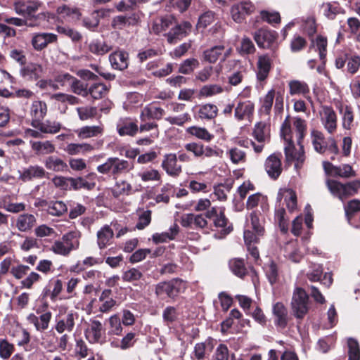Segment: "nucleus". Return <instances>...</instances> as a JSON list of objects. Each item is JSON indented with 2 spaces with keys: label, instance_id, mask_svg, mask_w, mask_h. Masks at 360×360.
<instances>
[{
  "label": "nucleus",
  "instance_id": "nucleus-1",
  "mask_svg": "<svg viewBox=\"0 0 360 360\" xmlns=\"http://www.w3.org/2000/svg\"><path fill=\"white\" fill-rule=\"evenodd\" d=\"M290 133V124L287 118L282 124L281 135L285 141L284 149L287 161H295V167L298 169L302 167L305 160L304 152L302 146H300L298 150H295Z\"/></svg>",
  "mask_w": 360,
  "mask_h": 360
},
{
  "label": "nucleus",
  "instance_id": "nucleus-2",
  "mask_svg": "<svg viewBox=\"0 0 360 360\" xmlns=\"http://www.w3.org/2000/svg\"><path fill=\"white\" fill-rule=\"evenodd\" d=\"M133 167V164L127 160L119 158H109L103 164L97 167V171L117 178L121 174L130 171Z\"/></svg>",
  "mask_w": 360,
  "mask_h": 360
},
{
  "label": "nucleus",
  "instance_id": "nucleus-3",
  "mask_svg": "<svg viewBox=\"0 0 360 360\" xmlns=\"http://www.w3.org/2000/svg\"><path fill=\"white\" fill-rule=\"evenodd\" d=\"M290 306L293 316L302 321L309 309V297L303 288L296 287L294 289Z\"/></svg>",
  "mask_w": 360,
  "mask_h": 360
},
{
  "label": "nucleus",
  "instance_id": "nucleus-4",
  "mask_svg": "<svg viewBox=\"0 0 360 360\" xmlns=\"http://www.w3.org/2000/svg\"><path fill=\"white\" fill-rule=\"evenodd\" d=\"M80 232L78 231H70L64 234L60 240H56L51 247V250L58 255L66 256L79 248Z\"/></svg>",
  "mask_w": 360,
  "mask_h": 360
},
{
  "label": "nucleus",
  "instance_id": "nucleus-5",
  "mask_svg": "<svg viewBox=\"0 0 360 360\" xmlns=\"http://www.w3.org/2000/svg\"><path fill=\"white\" fill-rule=\"evenodd\" d=\"M326 184L330 193L342 202L348 197L357 193L360 188V183L358 181L342 184L337 181L328 179Z\"/></svg>",
  "mask_w": 360,
  "mask_h": 360
},
{
  "label": "nucleus",
  "instance_id": "nucleus-6",
  "mask_svg": "<svg viewBox=\"0 0 360 360\" xmlns=\"http://www.w3.org/2000/svg\"><path fill=\"white\" fill-rule=\"evenodd\" d=\"M56 18V14L49 11H44L37 13V16L33 18L22 19L19 18H8L5 21L18 27L26 26L30 28L39 27L42 22H49Z\"/></svg>",
  "mask_w": 360,
  "mask_h": 360
},
{
  "label": "nucleus",
  "instance_id": "nucleus-7",
  "mask_svg": "<svg viewBox=\"0 0 360 360\" xmlns=\"http://www.w3.org/2000/svg\"><path fill=\"white\" fill-rule=\"evenodd\" d=\"M185 288V283L179 278H175L169 281L159 283L155 287V294L159 297L167 295L169 297L174 298Z\"/></svg>",
  "mask_w": 360,
  "mask_h": 360
},
{
  "label": "nucleus",
  "instance_id": "nucleus-8",
  "mask_svg": "<svg viewBox=\"0 0 360 360\" xmlns=\"http://www.w3.org/2000/svg\"><path fill=\"white\" fill-rule=\"evenodd\" d=\"M184 148L188 152L192 153L195 158L221 157L223 153V150L216 146H204L198 142L186 143Z\"/></svg>",
  "mask_w": 360,
  "mask_h": 360
},
{
  "label": "nucleus",
  "instance_id": "nucleus-9",
  "mask_svg": "<svg viewBox=\"0 0 360 360\" xmlns=\"http://www.w3.org/2000/svg\"><path fill=\"white\" fill-rule=\"evenodd\" d=\"M12 6L15 12L19 15L33 18L37 16L36 13L44 6V4L39 0H15Z\"/></svg>",
  "mask_w": 360,
  "mask_h": 360
},
{
  "label": "nucleus",
  "instance_id": "nucleus-10",
  "mask_svg": "<svg viewBox=\"0 0 360 360\" xmlns=\"http://www.w3.org/2000/svg\"><path fill=\"white\" fill-rule=\"evenodd\" d=\"M105 330L102 323L98 320H91L85 329L84 335L91 344L103 345L105 342Z\"/></svg>",
  "mask_w": 360,
  "mask_h": 360
},
{
  "label": "nucleus",
  "instance_id": "nucleus-11",
  "mask_svg": "<svg viewBox=\"0 0 360 360\" xmlns=\"http://www.w3.org/2000/svg\"><path fill=\"white\" fill-rule=\"evenodd\" d=\"M319 114L323 128L328 134H335L338 128V116L334 109L329 105H322Z\"/></svg>",
  "mask_w": 360,
  "mask_h": 360
},
{
  "label": "nucleus",
  "instance_id": "nucleus-12",
  "mask_svg": "<svg viewBox=\"0 0 360 360\" xmlns=\"http://www.w3.org/2000/svg\"><path fill=\"white\" fill-rule=\"evenodd\" d=\"M205 217L213 221L216 227L221 228L224 236L229 234L232 231V226L228 224V219L224 214V209L221 207H212L206 212Z\"/></svg>",
  "mask_w": 360,
  "mask_h": 360
},
{
  "label": "nucleus",
  "instance_id": "nucleus-13",
  "mask_svg": "<svg viewBox=\"0 0 360 360\" xmlns=\"http://www.w3.org/2000/svg\"><path fill=\"white\" fill-rule=\"evenodd\" d=\"M255 11V6L249 1H242L233 4L231 8V18L236 23L243 22L246 17Z\"/></svg>",
  "mask_w": 360,
  "mask_h": 360
},
{
  "label": "nucleus",
  "instance_id": "nucleus-14",
  "mask_svg": "<svg viewBox=\"0 0 360 360\" xmlns=\"http://www.w3.org/2000/svg\"><path fill=\"white\" fill-rule=\"evenodd\" d=\"M277 32L266 28H261L254 33V39L257 46L262 49H272L276 43Z\"/></svg>",
  "mask_w": 360,
  "mask_h": 360
},
{
  "label": "nucleus",
  "instance_id": "nucleus-15",
  "mask_svg": "<svg viewBox=\"0 0 360 360\" xmlns=\"http://www.w3.org/2000/svg\"><path fill=\"white\" fill-rule=\"evenodd\" d=\"M116 129L121 136H135L139 131L138 121L130 117H120L116 123Z\"/></svg>",
  "mask_w": 360,
  "mask_h": 360
},
{
  "label": "nucleus",
  "instance_id": "nucleus-16",
  "mask_svg": "<svg viewBox=\"0 0 360 360\" xmlns=\"http://www.w3.org/2000/svg\"><path fill=\"white\" fill-rule=\"evenodd\" d=\"M52 317V313L50 311L42 312L39 309H37L35 314H30L27 320L30 324H32L35 329L39 332H43L48 329L49 323Z\"/></svg>",
  "mask_w": 360,
  "mask_h": 360
},
{
  "label": "nucleus",
  "instance_id": "nucleus-17",
  "mask_svg": "<svg viewBox=\"0 0 360 360\" xmlns=\"http://www.w3.org/2000/svg\"><path fill=\"white\" fill-rule=\"evenodd\" d=\"M58 41L57 34L51 32H34L32 34L31 44L35 51H40L49 44Z\"/></svg>",
  "mask_w": 360,
  "mask_h": 360
},
{
  "label": "nucleus",
  "instance_id": "nucleus-18",
  "mask_svg": "<svg viewBox=\"0 0 360 360\" xmlns=\"http://www.w3.org/2000/svg\"><path fill=\"white\" fill-rule=\"evenodd\" d=\"M19 180L23 182H27L34 179H41L46 176V172L39 165H30L27 167L22 168L18 171Z\"/></svg>",
  "mask_w": 360,
  "mask_h": 360
},
{
  "label": "nucleus",
  "instance_id": "nucleus-19",
  "mask_svg": "<svg viewBox=\"0 0 360 360\" xmlns=\"http://www.w3.org/2000/svg\"><path fill=\"white\" fill-rule=\"evenodd\" d=\"M162 168L170 176L176 177L182 172L181 165L177 163V157L174 153H169L164 155Z\"/></svg>",
  "mask_w": 360,
  "mask_h": 360
},
{
  "label": "nucleus",
  "instance_id": "nucleus-20",
  "mask_svg": "<svg viewBox=\"0 0 360 360\" xmlns=\"http://www.w3.org/2000/svg\"><path fill=\"white\" fill-rule=\"evenodd\" d=\"M192 25L188 21H184L181 24H174L167 33V40L169 43H176L177 40L185 37L191 30Z\"/></svg>",
  "mask_w": 360,
  "mask_h": 360
},
{
  "label": "nucleus",
  "instance_id": "nucleus-21",
  "mask_svg": "<svg viewBox=\"0 0 360 360\" xmlns=\"http://www.w3.org/2000/svg\"><path fill=\"white\" fill-rule=\"evenodd\" d=\"M78 317L76 312L69 311L64 316H60L56 321L55 329L58 333H63L65 331L72 332L75 327V321Z\"/></svg>",
  "mask_w": 360,
  "mask_h": 360
},
{
  "label": "nucleus",
  "instance_id": "nucleus-22",
  "mask_svg": "<svg viewBox=\"0 0 360 360\" xmlns=\"http://www.w3.org/2000/svg\"><path fill=\"white\" fill-rule=\"evenodd\" d=\"M47 112V106L45 102L41 101H34L32 102L30 115L32 117V125L37 128Z\"/></svg>",
  "mask_w": 360,
  "mask_h": 360
},
{
  "label": "nucleus",
  "instance_id": "nucleus-23",
  "mask_svg": "<svg viewBox=\"0 0 360 360\" xmlns=\"http://www.w3.org/2000/svg\"><path fill=\"white\" fill-rule=\"evenodd\" d=\"M323 274V268L321 265L314 264L311 266V270L307 274V278L311 282L321 281V283L329 287L333 283L332 275L330 273H326L323 278L321 280Z\"/></svg>",
  "mask_w": 360,
  "mask_h": 360
},
{
  "label": "nucleus",
  "instance_id": "nucleus-24",
  "mask_svg": "<svg viewBox=\"0 0 360 360\" xmlns=\"http://www.w3.org/2000/svg\"><path fill=\"white\" fill-rule=\"evenodd\" d=\"M272 60L268 54L261 55L257 62V79L259 82L264 81L269 76L271 69Z\"/></svg>",
  "mask_w": 360,
  "mask_h": 360
},
{
  "label": "nucleus",
  "instance_id": "nucleus-25",
  "mask_svg": "<svg viewBox=\"0 0 360 360\" xmlns=\"http://www.w3.org/2000/svg\"><path fill=\"white\" fill-rule=\"evenodd\" d=\"M274 324L280 328H285L288 323V314L286 307L282 302H278L273 305Z\"/></svg>",
  "mask_w": 360,
  "mask_h": 360
},
{
  "label": "nucleus",
  "instance_id": "nucleus-26",
  "mask_svg": "<svg viewBox=\"0 0 360 360\" xmlns=\"http://www.w3.org/2000/svg\"><path fill=\"white\" fill-rule=\"evenodd\" d=\"M321 12L328 20H333L339 15H344L345 10L338 1L323 3L321 6Z\"/></svg>",
  "mask_w": 360,
  "mask_h": 360
},
{
  "label": "nucleus",
  "instance_id": "nucleus-27",
  "mask_svg": "<svg viewBox=\"0 0 360 360\" xmlns=\"http://www.w3.org/2000/svg\"><path fill=\"white\" fill-rule=\"evenodd\" d=\"M212 341L207 340L203 342H199L194 346L193 351L191 354L192 360H206L209 359L210 353L213 349Z\"/></svg>",
  "mask_w": 360,
  "mask_h": 360
},
{
  "label": "nucleus",
  "instance_id": "nucleus-28",
  "mask_svg": "<svg viewBox=\"0 0 360 360\" xmlns=\"http://www.w3.org/2000/svg\"><path fill=\"white\" fill-rule=\"evenodd\" d=\"M109 60L113 69L124 70L129 65V53L122 50L115 51L109 56Z\"/></svg>",
  "mask_w": 360,
  "mask_h": 360
},
{
  "label": "nucleus",
  "instance_id": "nucleus-29",
  "mask_svg": "<svg viewBox=\"0 0 360 360\" xmlns=\"http://www.w3.org/2000/svg\"><path fill=\"white\" fill-rule=\"evenodd\" d=\"M39 204L40 206L46 207L47 212L52 216L60 217L68 212L67 205L61 200L47 202L42 200Z\"/></svg>",
  "mask_w": 360,
  "mask_h": 360
},
{
  "label": "nucleus",
  "instance_id": "nucleus-30",
  "mask_svg": "<svg viewBox=\"0 0 360 360\" xmlns=\"http://www.w3.org/2000/svg\"><path fill=\"white\" fill-rule=\"evenodd\" d=\"M165 114V112L163 108L154 105H148L142 109L140 114V120L141 122L150 120H159L162 119Z\"/></svg>",
  "mask_w": 360,
  "mask_h": 360
},
{
  "label": "nucleus",
  "instance_id": "nucleus-31",
  "mask_svg": "<svg viewBox=\"0 0 360 360\" xmlns=\"http://www.w3.org/2000/svg\"><path fill=\"white\" fill-rule=\"evenodd\" d=\"M265 170L269 176L276 179L281 173V162L276 155H271L265 161Z\"/></svg>",
  "mask_w": 360,
  "mask_h": 360
},
{
  "label": "nucleus",
  "instance_id": "nucleus-32",
  "mask_svg": "<svg viewBox=\"0 0 360 360\" xmlns=\"http://www.w3.org/2000/svg\"><path fill=\"white\" fill-rule=\"evenodd\" d=\"M42 67L37 63H29L20 70V76L26 80L35 81L42 72Z\"/></svg>",
  "mask_w": 360,
  "mask_h": 360
},
{
  "label": "nucleus",
  "instance_id": "nucleus-33",
  "mask_svg": "<svg viewBox=\"0 0 360 360\" xmlns=\"http://www.w3.org/2000/svg\"><path fill=\"white\" fill-rule=\"evenodd\" d=\"M43 162L48 170L55 172H66L68 169L67 163L63 160L56 155L46 157L44 160Z\"/></svg>",
  "mask_w": 360,
  "mask_h": 360
},
{
  "label": "nucleus",
  "instance_id": "nucleus-34",
  "mask_svg": "<svg viewBox=\"0 0 360 360\" xmlns=\"http://www.w3.org/2000/svg\"><path fill=\"white\" fill-rule=\"evenodd\" d=\"M37 223V219L34 214L25 213L20 214L15 222L16 228L21 232L31 230Z\"/></svg>",
  "mask_w": 360,
  "mask_h": 360
},
{
  "label": "nucleus",
  "instance_id": "nucleus-35",
  "mask_svg": "<svg viewBox=\"0 0 360 360\" xmlns=\"http://www.w3.org/2000/svg\"><path fill=\"white\" fill-rule=\"evenodd\" d=\"M254 104L250 101L239 102L235 108V117L238 120L250 118L254 112Z\"/></svg>",
  "mask_w": 360,
  "mask_h": 360
},
{
  "label": "nucleus",
  "instance_id": "nucleus-36",
  "mask_svg": "<svg viewBox=\"0 0 360 360\" xmlns=\"http://www.w3.org/2000/svg\"><path fill=\"white\" fill-rule=\"evenodd\" d=\"M283 198L289 212H294L297 208V195L295 191L292 189L281 191L278 194L277 200L281 201Z\"/></svg>",
  "mask_w": 360,
  "mask_h": 360
},
{
  "label": "nucleus",
  "instance_id": "nucleus-37",
  "mask_svg": "<svg viewBox=\"0 0 360 360\" xmlns=\"http://www.w3.org/2000/svg\"><path fill=\"white\" fill-rule=\"evenodd\" d=\"M218 114V108L212 103H205L198 106L197 115L199 119L202 120H211L214 119Z\"/></svg>",
  "mask_w": 360,
  "mask_h": 360
},
{
  "label": "nucleus",
  "instance_id": "nucleus-38",
  "mask_svg": "<svg viewBox=\"0 0 360 360\" xmlns=\"http://www.w3.org/2000/svg\"><path fill=\"white\" fill-rule=\"evenodd\" d=\"M76 133L78 137L82 139L96 137L103 134V124L84 126L78 129Z\"/></svg>",
  "mask_w": 360,
  "mask_h": 360
},
{
  "label": "nucleus",
  "instance_id": "nucleus-39",
  "mask_svg": "<svg viewBox=\"0 0 360 360\" xmlns=\"http://www.w3.org/2000/svg\"><path fill=\"white\" fill-rule=\"evenodd\" d=\"M174 24V19L170 15L156 19L152 26V31L155 34H160L172 27Z\"/></svg>",
  "mask_w": 360,
  "mask_h": 360
},
{
  "label": "nucleus",
  "instance_id": "nucleus-40",
  "mask_svg": "<svg viewBox=\"0 0 360 360\" xmlns=\"http://www.w3.org/2000/svg\"><path fill=\"white\" fill-rule=\"evenodd\" d=\"M179 232V226L174 224L170 226L168 231L154 233L152 236L153 242L155 243H165L168 240H174Z\"/></svg>",
  "mask_w": 360,
  "mask_h": 360
},
{
  "label": "nucleus",
  "instance_id": "nucleus-41",
  "mask_svg": "<svg viewBox=\"0 0 360 360\" xmlns=\"http://www.w3.org/2000/svg\"><path fill=\"white\" fill-rule=\"evenodd\" d=\"M109 91L108 87L103 83L95 82L88 86L87 96L92 99L98 100L105 97Z\"/></svg>",
  "mask_w": 360,
  "mask_h": 360
},
{
  "label": "nucleus",
  "instance_id": "nucleus-42",
  "mask_svg": "<svg viewBox=\"0 0 360 360\" xmlns=\"http://www.w3.org/2000/svg\"><path fill=\"white\" fill-rule=\"evenodd\" d=\"M114 233L112 229L108 225L102 227L97 232V243L100 249L105 248L107 245H110Z\"/></svg>",
  "mask_w": 360,
  "mask_h": 360
},
{
  "label": "nucleus",
  "instance_id": "nucleus-43",
  "mask_svg": "<svg viewBox=\"0 0 360 360\" xmlns=\"http://www.w3.org/2000/svg\"><path fill=\"white\" fill-rule=\"evenodd\" d=\"M94 148L89 143H69L66 146L65 151L70 155L86 154L94 150Z\"/></svg>",
  "mask_w": 360,
  "mask_h": 360
},
{
  "label": "nucleus",
  "instance_id": "nucleus-44",
  "mask_svg": "<svg viewBox=\"0 0 360 360\" xmlns=\"http://www.w3.org/2000/svg\"><path fill=\"white\" fill-rule=\"evenodd\" d=\"M57 14L68 21L76 20L79 18L81 14L76 8L70 7L66 5L58 6L56 10Z\"/></svg>",
  "mask_w": 360,
  "mask_h": 360
},
{
  "label": "nucleus",
  "instance_id": "nucleus-45",
  "mask_svg": "<svg viewBox=\"0 0 360 360\" xmlns=\"http://www.w3.org/2000/svg\"><path fill=\"white\" fill-rule=\"evenodd\" d=\"M340 115H342V125L345 129H351L354 122V112L350 105H341L339 108Z\"/></svg>",
  "mask_w": 360,
  "mask_h": 360
},
{
  "label": "nucleus",
  "instance_id": "nucleus-46",
  "mask_svg": "<svg viewBox=\"0 0 360 360\" xmlns=\"http://www.w3.org/2000/svg\"><path fill=\"white\" fill-rule=\"evenodd\" d=\"M229 266L231 272L239 278H243L248 274V269L243 259H231L229 262Z\"/></svg>",
  "mask_w": 360,
  "mask_h": 360
},
{
  "label": "nucleus",
  "instance_id": "nucleus-47",
  "mask_svg": "<svg viewBox=\"0 0 360 360\" xmlns=\"http://www.w3.org/2000/svg\"><path fill=\"white\" fill-rule=\"evenodd\" d=\"M246 228L255 231L257 235H263L264 229L258 214L256 212L250 213L246 220Z\"/></svg>",
  "mask_w": 360,
  "mask_h": 360
},
{
  "label": "nucleus",
  "instance_id": "nucleus-48",
  "mask_svg": "<svg viewBox=\"0 0 360 360\" xmlns=\"http://www.w3.org/2000/svg\"><path fill=\"white\" fill-rule=\"evenodd\" d=\"M138 21L136 14L130 15H117L115 16L112 21V26L115 29L121 30L126 25H134Z\"/></svg>",
  "mask_w": 360,
  "mask_h": 360
},
{
  "label": "nucleus",
  "instance_id": "nucleus-49",
  "mask_svg": "<svg viewBox=\"0 0 360 360\" xmlns=\"http://www.w3.org/2000/svg\"><path fill=\"white\" fill-rule=\"evenodd\" d=\"M224 51V46L223 45H217L208 49L203 51V60L210 63H214L222 55Z\"/></svg>",
  "mask_w": 360,
  "mask_h": 360
},
{
  "label": "nucleus",
  "instance_id": "nucleus-50",
  "mask_svg": "<svg viewBox=\"0 0 360 360\" xmlns=\"http://www.w3.org/2000/svg\"><path fill=\"white\" fill-rule=\"evenodd\" d=\"M89 50L95 55L103 56L111 50V46L105 41L95 39L89 43Z\"/></svg>",
  "mask_w": 360,
  "mask_h": 360
},
{
  "label": "nucleus",
  "instance_id": "nucleus-51",
  "mask_svg": "<svg viewBox=\"0 0 360 360\" xmlns=\"http://www.w3.org/2000/svg\"><path fill=\"white\" fill-rule=\"evenodd\" d=\"M289 92L290 95H304L309 92V88L304 82L292 80L289 82Z\"/></svg>",
  "mask_w": 360,
  "mask_h": 360
},
{
  "label": "nucleus",
  "instance_id": "nucleus-52",
  "mask_svg": "<svg viewBox=\"0 0 360 360\" xmlns=\"http://www.w3.org/2000/svg\"><path fill=\"white\" fill-rule=\"evenodd\" d=\"M252 135L259 143H264L269 136L268 126L264 122H258L255 125Z\"/></svg>",
  "mask_w": 360,
  "mask_h": 360
},
{
  "label": "nucleus",
  "instance_id": "nucleus-53",
  "mask_svg": "<svg viewBox=\"0 0 360 360\" xmlns=\"http://www.w3.org/2000/svg\"><path fill=\"white\" fill-rule=\"evenodd\" d=\"M56 30L60 34L69 37L74 42L79 41L82 39V34L77 30L66 25H57Z\"/></svg>",
  "mask_w": 360,
  "mask_h": 360
},
{
  "label": "nucleus",
  "instance_id": "nucleus-54",
  "mask_svg": "<svg viewBox=\"0 0 360 360\" xmlns=\"http://www.w3.org/2000/svg\"><path fill=\"white\" fill-rule=\"evenodd\" d=\"M311 138L315 150L319 153H323L326 150V145L322 132L316 130L312 131Z\"/></svg>",
  "mask_w": 360,
  "mask_h": 360
},
{
  "label": "nucleus",
  "instance_id": "nucleus-55",
  "mask_svg": "<svg viewBox=\"0 0 360 360\" xmlns=\"http://www.w3.org/2000/svg\"><path fill=\"white\" fill-rule=\"evenodd\" d=\"M186 132L205 141H210L214 137V136L204 127L195 126L190 127L186 129Z\"/></svg>",
  "mask_w": 360,
  "mask_h": 360
},
{
  "label": "nucleus",
  "instance_id": "nucleus-56",
  "mask_svg": "<svg viewBox=\"0 0 360 360\" xmlns=\"http://www.w3.org/2000/svg\"><path fill=\"white\" fill-rule=\"evenodd\" d=\"M79 118L82 121L94 119L96 117L98 110L95 106H82L77 108Z\"/></svg>",
  "mask_w": 360,
  "mask_h": 360
},
{
  "label": "nucleus",
  "instance_id": "nucleus-57",
  "mask_svg": "<svg viewBox=\"0 0 360 360\" xmlns=\"http://www.w3.org/2000/svg\"><path fill=\"white\" fill-rule=\"evenodd\" d=\"M275 219L278 222L281 231L286 233L288 230V218L283 207H278L275 211Z\"/></svg>",
  "mask_w": 360,
  "mask_h": 360
},
{
  "label": "nucleus",
  "instance_id": "nucleus-58",
  "mask_svg": "<svg viewBox=\"0 0 360 360\" xmlns=\"http://www.w3.org/2000/svg\"><path fill=\"white\" fill-rule=\"evenodd\" d=\"M132 187L130 184L125 181H118L112 189V194L115 198H119L121 195H129Z\"/></svg>",
  "mask_w": 360,
  "mask_h": 360
},
{
  "label": "nucleus",
  "instance_id": "nucleus-59",
  "mask_svg": "<svg viewBox=\"0 0 360 360\" xmlns=\"http://www.w3.org/2000/svg\"><path fill=\"white\" fill-rule=\"evenodd\" d=\"M360 68V56L358 55L347 56L346 72L353 75Z\"/></svg>",
  "mask_w": 360,
  "mask_h": 360
},
{
  "label": "nucleus",
  "instance_id": "nucleus-60",
  "mask_svg": "<svg viewBox=\"0 0 360 360\" xmlns=\"http://www.w3.org/2000/svg\"><path fill=\"white\" fill-rule=\"evenodd\" d=\"M293 125L296 131L297 143L300 148V146H302V140L304 138L307 130L306 122L300 117H296L295 118Z\"/></svg>",
  "mask_w": 360,
  "mask_h": 360
},
{
  "label": "nucleus",
  "instance_id": "nucleus-61",
  "mask_svg": "<svg viewBox=\"0 0 360 360\" xmlns=\"http://www.w3.org/2000/svg\"><path fill=\"white\" fill-rule=\"evenodd\" d=\"M61 128L60 123L56 121L46 120L44 122H39L37 129L43 133L56 134Z\"/></svg>",
  "mask_w": 360,
  "mask_h": 360
},
{
  "label": "nucleus",
  "instance_id": "nucleus-62",
  "mask_svg": "<svg viewBox=\"0 0 360 360\" xmlns=\"http://www.w3.org/2000/svg\"><path fill=\"white\" fill-rule=\"evenodd\" d=\"M109 335H120L122 331V326L121 324L120 319L117 315L111 316L109 318Z\"/></svg>",
  "mask_w": 360,
  "mask_h": 360
},
{
  "label": "nucleus",
  "instance_id": "nucleus-63",
  "mask_svg": "<svg viewBox=\"0 0 360 360\" xmlns=\"http://www.w3.org/2000/svg\"><path fill=\"white\" fill-rule=\"evenodd\" d=\"M199 66V62L195 58H188L185 60L179 66V72L184 75H188Z\"/></svg>",
  "mask_w": 360,
  "mask_h": 360
},
{
  "label": "nucleus",
  "instance_id": "nucleus-64",
  "mask_svg": "<svg viewBox=\"0 0 360 360\" xmlns=\"http://www.w3.org/2000/svg\"><path fill=\"white\" fill-rule=\"evenodd\" d=\"M349 360H360V348L358 342L354 338L347 340Z\"/></svg>",
  "mask_w": 360,
  "mask_h": 360
}]
</instances>
